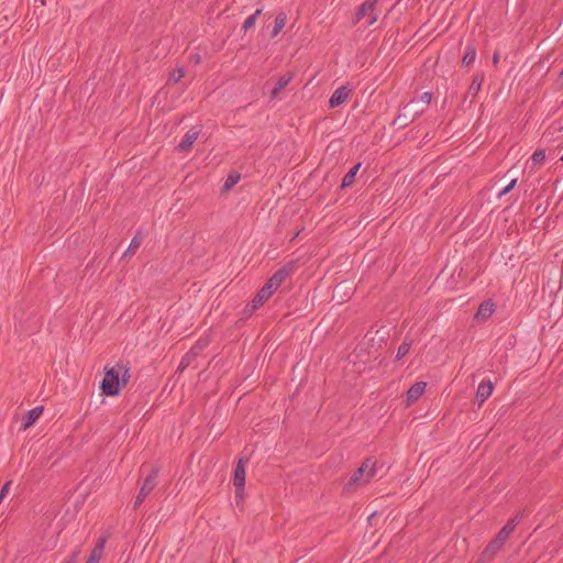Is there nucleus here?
I'll use <instances>...</instances> for the list:
<instances>
[{
  "instance_id": "obj_1",
  "label": "nucleus",
  "mask_w": 563,
  "mask_h": 563,
  "mask_svg": "<svg viewBox=\"0 0 563 563\" xmlns=\"http://www.w3.org/2000/svg\"><path fill=\"white\" fill-rule=\"evenodd\" d=\"M432 100L431 92H423L419 97L412 98L408 103L401 107L393 121V125L404 129L411 124L419 115L424 113Z\"/></svg>"
},
{
  "instance_id": "obj_2",
  "label": "nucleus",
  "mask_w": 563,
  "mask_h": 563,
  "mask_svg": "<svg viewBox=\"0 0 563 563\" xmlns=\"http://www.w3.org/2000/svg\"><path fill=\"white\" fill-rule=\"evenodd\" d=\"M122 367H124L123 362H119L113 366L104 367V377L100 385L101 395L117 396L120 394V374L122 372Z\"/></svg>"
},
{
  "instance_id": "obj_3",
  "label": "nucleus",
  "mask_w": 563,
  "mask_h": 563,
  "mask_svg": "<svg viewBox=\"0 0 563 563\" xmlns=\"http://www.w3.org/2000/svg\"><path fill=\"white\" fill-rule=\"evenodd\" d=\"M377 460L375 457H367L351 475L349 482L345 484V489L352 486H360L367 484L376 475Z\"/></svg>"
},
{
  "instance_id": "obj_4",
  "label": "nucleus",
  "mask_w": 563,
  "mask_h": 563,
  "mask_svg": "<svg viewBox=\"0 0 563 563\" xmlns=\"http://www.w3.org/2000/svg\"><path fill=\"white\" fill-rule=\"evenodd\" d=\"M159 470L158 467H152L150 474L144 479L140 492L134 500L133 508L137 509L144 499L150 495V493L156 487L157 485V477H158Z\"/></svg>"
},
{
  "instance_id": "obj_5",
  "label": "nucleus",
  "mask_w": 563,
  "mask_h": 563,
  "mask_svg": "<svg viewBox=\"0 0 563 563\" xmlns=\"http://www.w3.org/2000/svg\"><path fill=\"white\" fill-rule=\"evenodd\" d=\"M294 266V262H289L286 265L282 266L273 274V276L265 283V285L275 292L278 289V287L285 282V279L289 276V274L292 272Z\"/></svg>"
},
{
  "instance_id": "obj_6",
  "label": "nucleus",
  "mask_w": 563,
  "mask_h": 563,
  "mask_svg": "<svg viewBox=\"0 0 563 563\" xmlns=\"http://www.w3.org/2000/svg\"><path fill=\"white\" fill-rule=\"evenodd\" d=\"M379 0H365L356 10L354 15V24L358 23L367 14L371 15L368 25H373L377 21V15L374 10Z\"/></svg>"
},
{
  "instance_id": "obj_7",
  "label": "nucleus",
  "mask_w": 563,
  "mask_h": 563,
  "mask_svg": "<svg viewBox=\"0 0 563 563\" xmlns=\"http://www.w3.org/2000/svg\"><path fill=\"white\" fill-rule=\"evenodd\" d=\"M504 544L505 542L496 536L482 551L477 563H488L493 561L496 554L503 549Z\"/></svg>"
},
{
  "instance_id": "obj_8",
  "label": "nucleus",
  "mask_w": 563,
  "mask_h": 563,
  "mask_svg": "<svg viewBox=\"0 0 563 563\" xmlns=\"http://www.w3.org/2000/svg\"><path fill=\"white\" fill-rule=\"evenodd\" d=\"M521 173H523L522 166L515 164L504 174L503 179L508 181V185L498 194L499 198L507 195L515 188Z\"/></svg>"
},
{
  "instance_id": "obj_9",
  "label": "nucleus",
  "mask_w": 563,
  "mask_h": 563,
  "mask_svg": "<svg viewBox=\"0 0 563 563\" xmlns=\"http://www.w3.org/2000/svg\"><path fill=\"white\" fill-rule=\"evenodd\" d=\"M354 290L355 289L351 283L343 280L335 285L332 292V299L335 300L338 303L342 305L352 297Z\"/></svg>"
},
{
  "instance_id": "obj_10",
  "label": "nucleus",
  "mask_w": 563,
  "mask_h": 563,
  "mask_svg": "<svg viewBox=\"0 0 563 563\" xmlns=\"http://www.w3.org/2000/svg\"><path fill=\"white\" fill-rule=\"evenodd\" d=\"M250 461V457L249 456H240L236 465H235V468H234V475H233V485L234 486H239L241 488V486H245V478H246V471H245V466L246 464L249 463Z\"/></svg>"
},
{
  "instance_id": "obj_11",
  "label": "nucleus",
  "mask_w": 563,
  "mask_h": 563,
  "mask_svg": "<svg viewBox=\"0 0 563 563\" xmlns=\"http://www.w3.org/2000/svg\"><path fill=\"white\" fill-rule=\"evenodd\" d=\"M523 512H518L514 518H510L508 522L498 531L496 534L500 540L506 542L510 537L511 532L520 523L523 518Z\"/></svg>"
},
{
  "instance_id": "obj_12",
  "label": "nucleus",
  "mask_w": 563,
  "mask_h": 563,
  "mask_svg": "<svg viewBox=\"0 0 563 563\" xmlns=\"http://www.w3.org/2000/svg\"><path fill=\"white\" fill-rule=\"evenodd\" d=\"M350 93L351 89H349L346 86H341L335 89L329 99V108L334 109L344 103L347 100Z\"/></svg>"
},
{
  "instance_id": "obj_13",
  "label": "nucleus",
  "mask_w": 563,
  "mask_h": 563,
  "mask_svg": "<svg viewBox=\"0 0 563 563\" xmlns=\"http://www.w3.org/2000/svg\"><path fill=\"white\" fill-rule=\"evenodd\" d=\"M44 410L43 406H37L29 411H26L22 417L21 430L25 431L30 427H32L36 420L41 417Z\"/></svg>"
},
{
  "instance_id": "obj_14",
  "label": "nucleus",
  "mask_w": 563,
  "mask_h": 563,
  "mask_svg": "<svg viewBox=\"0 0 563 563\" xmlns=\"http://www.w3.org/2000/svg\"><path fill=\"white\" fill-rule=\"evenodd\" d=\"M200 130L196 128L190 129L184 136L183 141L176 146L179 153L188 152L191 150L194 142L198 139Z\"/></svg>"
},
{
  "instance_id": "obj_15",
  "label": "nucleus",
  "mask_w": 563,
  "mask_h": 563,
  "mask_svg": "<svg viewBox=\"0 0 563 563\" xmlns=\"http://www.w3.org/2000/svg\"><path fill=\"white\" fill-rule=\"evenodd\" d=\"M426 388H427V384L424 382L415 383L407 390V399H406L407 405L410 406L416 400H418L424 394Z\"/></svg>"
},
{
  "instance_id": "obj_16",
  "label": "nucleus",
  "mask_w": 563,
  "mask_h": 563,
  "mask_svg": "<svg viewBox=\"0 0 563 563\" xmlns=\"http://www.w3.org/2000/svg\"><path fill=\"white\" fill-rule=\"evenodd\" d=\"M107 539L108 538L106 536L99 537L86 563H98L100 561L103 554Z\"/></svg>"
},
{
  "instance_id": "obj_17",
  "label": "nucleus",
  "mask_w": 563,
  "mask_h": 563,
  "mask_svg": "<svg viewBox=\"0 0 563 563\" xmlns=\"http://www.w3.org/2000/svg\"><path fill=\"white\" fill-rule=\"evenodd\" d=\"M495 311V303L492 300L483 301L476 313L474 314V319L476 320H487L493 312Z\"/></svg>"
},
{
  "instance_id": "obj_18",
  "label": "nucleus",
  "mask_w": 563,
  "mask_h": 563,
  "mask_svg": "<svg viewBox=\"0 0 563 563\" xmlns=\"http://www.w3.org/2000/svg\"><path fill=\"white\" fill-rule=\"evenodd\" d=\"M45 0H34L33 14L36 15L37 24L40 22L47 23L49 13L45 11Z\"/></svg>"
},
{
  "instance_id": "obj_19",
  "label": "nucleus",
  "mask_w": 563,
  "mask_h": 563,
  "mask_svg": "<svg viewBox=\"0 0 563 563\" xmlns=\"http://www.w3.org/2000/svg\"><path fill=\"white\" fill-rule=\"evenodd\" d=\"M483 81H484V73H477L475 74L470 87H468V90L465 95V98H467L468 96L472 97V100L471 102L474 101V99L476 98L477 93L479 92L481 88H482V85H483Z\"/></svg>"
},
{
  "instance_id": "obj_20",
  "label": "nucleus",
  "mask_w": 563,
  "mask_h": 563,
  "mask_svg": "<svg viewBox=\"0 0 563 563\" xmlns=\"http://www.w3.org/2000/svg\"><path fill=\"white\" fill-rule=\"evenodd\" d=\"M494 386L490 380L488 382H482L476 391V399L479 402H484L486 399H488L493 393Z\"/></svg>"
},
{
  "instance_id": "obj_21",
  "label": "nucleus",
  "mask_w": 563,
  "mask_h": 563,
  "mask_svg": "<svg viewBox=\"0 0 563 563\" xmlns=\"http://www.w3.org/2000/svg\"><path fill=\"white\" fill-rule=\"evenodd\" d=\"M197 346H192L180 360L177 372L183 373L198 356Z\"/></svg>"
},
{
  "instance_id": "obj_22",
  "label": "nucleus",
  "mask_w": 563,
  "mask_h": 563,
  "mask_svg": "<svg viewBox=\"0 0 563 563\" xmlns=\"http://www.w3.org/2000/svg\"><path fill=\"white\" fill-rule=\"evenodd\" d=\"M477 51L473 43H470L465 47L464 55L462 57V66L470 67L476 59Z\"/></svg>"
},
{
  "instance_id": "obj_23",
  "label": "nucleus",
  "mask_w": 563,
  "mask_h": 563,
  "mask_svg": "<svg viewBox=\"0 0 563 563\" xmlns=\"http://www.w3.org/2000/svg\"><path fill=\"white\" fill-rule=\"evenodd\" d=\"M274 291L264 285L253 298V302L255 307H262L272 296Z\"/></svg>"
},
{
  "instance_id": "obj_24",
  "label": "nucleus",
  "mask_w": 563,
  "mask_h": 563,
  "mask_svg": "<svg viewBox=\"0 0 563 563\" xmlns=\"http://www.w3.org/2000/svg\"><path fill=\"white\" fill-rule=\"evenodd\" d=\"M361 167V163H357L356 165H354L342 178V183H341V188L342 189H345V188H349L351 187L354 181H355V177H356V174L358 172Z\"/></svg>"
},
{
  "instance_id": "obj_25",
  "label": "nucleus",
  "mask_w": 563,
  "mask_h": 563,
  "mask_svg": "<svg viewBox=\"0 0 563 563\" xmlns=\"http://www.w3.org/2000/svg\"><path fill=\"white\" fill-rule=\"evenodd\" d=\"M142 241H143V234H142L141 231H137L134 234V236L132 238V240H131V242L129 244L128 250L124 252L123 258L128 257V256L134 255L135 252L137 251V249L140 247Z\"/></svg>"
},
{
  "instance_id": "obj_26",
  "label": "nucleus",
  "mask_w": 563,
  "mask_h": 563,
  "mask_svg": "<svg viewBox=\"0 0 563 563\" xmlns=\"http://www.w3.org/2000/svg\"><path fill=\"white\" fill-rule=\"evenodd\" d=\"M412 343H413V340L411 338L406 336L404 339L402 343L398 347V351H397V354H396V361L401 360L402 357H405L409 353Z\"/></svg>"
},
{
  "instance_id": "obj_27",
  "label": "nucleus",
  "mask_w": 563,
  "mask_h": 563,
  "mask_svg": "<svg viewBox=\"0 0 563 563\" xmlns=\"http://www.w3.org/2000/svg\"><path fill=\"white\" fill-rule=\"evenodd\" d=\"M287 16L284 12L276 15L272 37H275L286 25Z\"/></svg>"
},
{
  "instance_id": "obj_28",
  "label": "nucleus",
  "mask_w": 563,
  "mask_h": 563,
  "mask_svg": "<svg viewBox=\"0 0 563 563\" xmlns=\"http://www.w3.org/2000/svg\"><path fill=\"white\" fill-rule=\"evenodd\" d=\"M240 178H241V175L239 173H236V172L230 173L224 181L222 190L228 191V190L232 189L238 184Z\"/></svg>"
},
{
  "instance_id": "obj_29",
  "label": "nucleus",
  "mask_w": 563,
  "mask_h": 563,
  "mask_svg": "<svg viewBox=\"0 0 563 563\" xmlns=\"http://www.w3.org/2000/svg\"><path fill=\"white\" fill-rule=\"evenodd\" d=\"M262 9H257L252 15H250L243 23L242 30L247 32L256 23L257 18L261 15Z\"/></svg>"
},
{
  "instance_id": "obj_30",
  "label": "nucleus",
  "mask_w": 563,
  "mask_h": 563,
  "mask_svg": "<svg viewBox=\"0 0 563 563\" xmlns=\"http://www.w3.org/2000/svg\"><path fill=\"white\" fill-rule=\"evenodd\" d=\"M292 78L294 74L291 71L282 75L275 84L277 86V90H283L285 87H287Z\"/></svg>"
},
{
  "instance_id": "obj_31",
  "label": "nucleus",
  "mask_w": 563,
  "mask_h": 563,
  "mask_svg": "<svg viewBox=\"0 0 563 563\" xmlns=\"http://www.w3.org/2000/svg\"><path fill=\"white\" fill-rule=\"evenodd\" d=\"M185 76V70L183 67H178L174 69L168 78V82L177 84Z\"/></svg>"
},
{
  "instance_id": "obj_32",
  "label": "nucleus",
  "mask_w": 563,
  "mask_h": 563,
  "mask_svg": "<svg viewBox=\"0 0 563 563\" xmlns=\"http://www.w3.org/2000/svg\"><path fill=\"white\" fill-rule=\"evenodd\" d=\"M545 159V151L544 150H537L532 156L531 161L533 164H542Z\"/></svg>"
},
{
  "instance_id": "obj_33",
  "label": "nucleus",
  "mask_w": 563,
  "mask_h": 563,
  "mask_svg": "<svg viewBox=\"0 0 563 563\" xmlns=\"http://www.w3.org/2000/svg\"><path fill=\"white\" fill-rule=\"evenodd\" d=\"M129 371H130V367H129V363L126 362V363H124V367H122V375L120 377L121 388L124 387L130 379Z\"/></svg>"
},
{
  "instance_id": "obj_34",
  "label": "nucleus",
  "mask_w": 563,
  "mask_h": 563,
  "mask_svg": "<svg viewBox=\"0 0 563 563\" xmlns=\"http://www.w3.org/2000/svg\"><path fill=\"white\" fill-rule=\"evenodd\" d=\"M80 553H81V549H80V547H77L76 549H74L71 554L64 560L63 563H77Z\"/></svg>"
},
{
  "instance_id": "obj_35",
  "label": "nucleus",
  "mask_w": 563,
  "mask_h": 563,
  "mask_svg": "<svg viewBox=\"0 0 563 563\" xmlns=\"http://www.w3.org/2000/svg\"><path fill=\"white\" fill-rule=\"evenodd\" d=\"M260 307H255L254 302L247 303L243 310L244 318L251 317Z\"/></svg>"
},
{
  "instance_id": "obj_36",
  "label": "nucleus",
  "mask_w": 563,
  "mask_h": 563,
  "mask_svg": "<svg viewBox=\"0 0 563 563\" xmlns=\"http://www.w3.org/2000/svg\"><path fill=\"white\" fill-rule=\"evenodd\" d=\"M11 484H12V481H8L4 483V485L2 486L1 490H0V504L2 503L3 498L7 496V494L9 493V489L11 487Z\"/></svg>"
},
{
  "instance_id": "obj_37",
  "label": "nucleus",
  "mask_w": 563,
  "mask_h": 563,
  "mask_svg": "<svg viewBox=\"0 0 563 563\" xmlns=\"http://www.w3.org/2000/svg\"><path fill=\"white\" fill-rule=\"evenodd\" d=\"M234 487H235V499H236V504L239 505L244 499L245 486H243V487L241 486V488L239 486H234Z\"/></svg>"
},
{
  "instance_id": "obj_38",
  "label": "nucleus",
  "mask_w": 563,
  "mask_h": 563,
  "mask_svg": "<svg viewBox=\"0 0 563 563\" xmlns=\"http://www.w3.org/2000/svg\"><path fill=\"white\" fill-rule=\"evenodd\" d=\"M376 333L379 335L382 341L385 340V338L389 335V332L385 325L380 327V329H378Z\"/></svg>"
},
{
  "instance_id": "obj_39",
  "label": "nucleus",
  "mask_w": 563,
  "mask_h": 563,
  "mask_svg": "<svg viewBox=\"0 0 563 563\" xmlns=\"http://www.w3.org/2000/svg\"><path fill=\"white\" fill-rule=\"evenodd\" d=\"M499 59H500V54L498 51H496L494 54H493V64L494 65H497L499 63Z\"/></svg>"
},
{
  "instance_id": "obj_40",
  "label": "nucleus",
  "mask_w": 563,
  "mask_h": 563,
  "mask_svg": "<svg viewBox=\"0 0 563 563\" xmlns=\"http://www.w3.org/2000/svg\"><path fill=\"white\" fill-rule=\"evenodd\" d=\"M280 92V90H277V86L275 85V87L273 88L272 90V97L273 98H276L278 96V93Z\"/></svg>"
},
{
  "instance_id": "obj_41",
  "label": "nucleus",
  "mask_w": 563,
  "mask_h": 563,
  "mask_svg": "<svg viewBox=\"0 0 563 563\" xmlns=\"http://www.w3.org/2000/svg\"><path fill=\"white\" fill-rule=\"evenodd\" d=\"M558 81L561 86H563V69L561 70L560 75H559V78H558Z\"/></svg>"
},
{
  "instance_id": "obj_42",
  "label": "nucleus",
  "mask_w": 563,
  "mask_h": 563,
  "mask_svg": "<svg viewBox=\"0 0 563 563\" xmlns=\"http://www.w3.org/2000/svg\"><path fill=\"white\" fill-rule=\"evenodd\" d=\"M194 346H197L196 351H198V352L203 347V345L200 344V342H197Z\"/></svg>"
},
{
  "instance_id": "obj_43",
  "label": "nucleus",
  "mask_w": 563,
  "mask_h": 563,
  "mask_svg": "<svg viewBox=\"0 0 563 563\" xmlns=\"http://www.w3.org/2000/svg\"><path fill=\"white\" fill-rule=\"evenodd\" d=\"M194 59H195V63H199L200 62V56L199 55H195Z\"/></svg>"
},
{
  "instance_id": "obj_44",
  "label": "nucleus",
  "mask_w": 563,
  "mask_h": 563,
  "mask_svg": "<svg viewBox=\"0 0 563 563\" xmlns=\"http://www.w3.org/2000/svg\"><path fill=\"white\" fill-rule=\"evenodd\" d=\"M299 233H295V235L292 236V240H295L297 236H298Z\"/></svg>"
},
{
  "instance_id": "obj_45",
  "label": "nucleus",
  "mask_w": 563,
  "mask_h": 563,
  "mask_svg": "<svg viewBox=\"0 0 563 563\" xmlns=\"http://www.w3.org/2000/svg\"><path fill=\"white\" fill-rule=\"evenodd\" d=\"M561 161L563 162V155L561 156Z\"/></svg>"
}]
</instances>
